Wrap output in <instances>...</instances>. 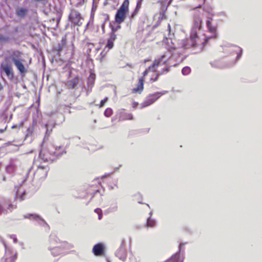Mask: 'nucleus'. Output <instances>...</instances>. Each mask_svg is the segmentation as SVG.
I'll use <instances>...</instances> for the list:
<instances>
[{
	"label": "nucleus",
	"instance_id": "obj_1",
	"mask_svg": "<svg viewBox=\"0 0 262 262\" xmlns=\"http://www.w3.org/2000/svg\"><path fill=\"white\" fill-rule=\"evenodd\" d=\"M63 151V147L50 144L41 149L39 157L44 161L52 162L61 156Z\"/></svg>",
	"mask_w": 262,
	"mask_h": 262
},
{
	"label": "nucleus",
	"instance_id": "obj_2",
	"mask_svg": "<svg viewBox=\"0 0 262 262\" xmlns=\"http://www.w3.org/2000/svg\"><path fill=\"white\" fill-rule=\"evenodd\" d=\"M159 64V61H155L152 65L147 68L142 73V76L138 78V82L136 87L132 89V93L133 94H141L144 90V83L145 78L150 71L156 72L155 68H157Z\"/></svg>",
	"mask_w": 262,
	"mask_h": 262
},
{
	"label": "nucleus",
	"instance_id": "obj_3",
	"mask_svg": "<svg viewBox=\"0 0 262 262\" xmlns=\"http://www.w3.org/2000/svg\"><path fill=\"white\" fill-rule=\"evenodd\" d=\"M129 0L124 1L115 15V20L116 23L121 24L124 21L129 11Z\"/></svg>",
	"mask_w": 262,
	"mask_h": 262
},
{
	"label": "nucleus",
	"instance_id": "obj_4",
	"mask_svg": "<svg viewBox=\"0 0 262 262\" xmlns=\"http://www.w3.org/2000/svg\"><path fill=\"white\" fill-rule=\"evenodd\" d=\"M167 93L166 91L162 92H157L154 94L148 95L146 99L141 104V108H143L154 104L161 97Z\"/></svg>",
	"mask_w": 262,
	"mask_h": 262
},
{
	"label": "nucleus",
	"instance_id": "obj_5",
	"mask_svg": "<svg viewBox=\"0 0 262 262\" xmlns=\"http://www.w3.org/2000/svg\"><path fill=\"white\" fill-rule=\"evenodd\" d=\"M167 93L166 91L162 92H157L154 94L148 95L146 99L141 104V108H143L154 104L161 97Z\"/></svg>",
	"mask_w": 262,
	"mask_h": 262
},
{
	"label": "nucleus",
	"instance_id": "obj_6",
	"mask_svg": "<svg viewBox=\"0 0 262 262\" xmlns=\"http://www.w3.org/2000/svg\"><path fill=\"white\" fill-rule=\"evenodd\" d=\"M209 39V38L208 37H205L203 39H201L198 35L196 31H192L190 35L189 41L192 47H195L200 45L204 46L207 43Z\"/></svg>",
	"mask_w": 262,
	"mask_h": 262
},
{
	"label": "nucleus",
	"instance_id": "obj_7",
	"mask_svg": "<svg viewBox=\"0 0 262 262\" xmlns=\"http://www.w3.org/2000/svg\"><path fill=\"white\" fill-rule=\"evenodd\" d=\"M69 19L75 26H80L82 24L81 20L83 18L79 11L73 9L70 12Z\"/></svg>",
	"mask_w": 262,
	"mask_h": 262
},
{
	"label": "nucleus",
	"instance_id": "obj_8",
	"mask_svg": "<svg viewBox=\"0 0 262 262\" xmlns=\"http://www.w3.org/2000/svg\"><path fill=\"white\" fill-rule=\"evenodd\" d=\"M119 121H123L126 120H132L134 119V116L132 113L125 112V109H121L119 113Z\"/></svg>",
	"mask_w": 262,
	"mask_h": 262
},
{
	"label": "nucleus",
	"instance_id": "obj_9",
	"mask_svg": "<svg viewBox=\"0 0 262 262\" xmlns=\"http://www.w3.org/2000/svg\"><path fill=\"white\" fill-rule=\"evenodd\" d=\"M108 36H109L106 40L105 48H107L110 50L113 49L114 47V42L117 39V35L116 34H114L113 33H110Z\"/></svg>",
	"mask_w": 262,
	"mask_h": 262
},
{
	"label": "nucleus",
	"instance_id": "obj_10",
	"mask_svg": "<svg viewBox=\"0 0 262 262\" xmlns=\"http://www.w3.org/2000/svg\"><path fill=\"white\" fill-rule=\"evenodd\" d=\"M93 252L97 256H102L104 255V246L101 243L95 245L93 248Z\"/></svg>",
	"mask_w": 262,
	"mask_h": 262
},
{
	"label": "nucleus",
	"instance_id": "obj_11",
	"mask_svg": "<svg viewBox=\"0 0 262 262\" xmlns=\"http://www.w3.org/2000/svg\"><path fill=\"white\" fill-rule=\"evenodd\" d=\"M80 80L81 79L79 77L76 76L73 79L68 80L66 83V86L69 90L74 89L76 88Z\"/></svg>",
	"mask_w": 262,
	"mask_h": 262
},
{
	"label": "nucleus",
	"instance_id": "obj_12",
	"mask_svg": "<svg viewBox=\"0 0 262 262\" xmlns=\"http://www.w3.org/2000/svg\"><path fill=\"white\" fill-rule=\"evenodd\" d=\"M17 258V253L7 250L5 254V262H15Z\"/></svg>",
	"mask_w": 262,
	"mask_h": 262
},
{
	"label": "nucleus",
	"instance_id": "obj_13",
	"mask_svg": "<svg viewBox=\"0 0 262 262\" xmlns=\"http://www.w3.org/2000/svg\"><path fill=\"white\" fill-rule=\"evenodd\" d=\"M211 20H212V18L208 17L206 21L207 27L208 31L212 34L213 37L214 38H215L216 36L217 28L216 27L214 26L211 24Z\"/></svg>",
	"mask_w": 262,
	"mask_h": 262
},
{
	"label": "nucleus",
	"instance_id": "obj_14",
	"mask_svg": "<svg viewBox=\"0 0 262 262\" xmlns=\"http://www.w3.org/2000/svg\"><path fill=\"white\" fill-rule=\"evenodd\" d=\"M49 168L48 166H39L36 173L38 174H42V178H46L47 176Z\"/></svg>",
	"mask_w": 262,
	"mask_h": 262
},
{
	"label": "nucleus",
	"instance_id": "obj_15",
	"mask_svg": "<svg viewBox=\"0 0 262 262\" xmlns=\"http://www.w3.org/2000/svg\"><path fill=\"white\" fill-rule=\"evenodd\" d=\"M194 26L196 28L201 30L202 28L203 22L199 15H195L193 17Z\"/></svg>",
	"mask_w": 262,
	"mask_h": 262
},
{
	"label": "nucleus",
	"instance_id": "obj_16",
	"mask_svg": "<svg viewBox=\"0 0 262 262\" xmlns=\"http://www.w3.org/2000/svg\"><path fill=\"white\" fill-rule=\"evenodd\" d=\"M96 79V75L93 73H91L88 79V84L89 86L93 87Z\"/></svg>",
	"mask_w": 262,
	"mask_h": 262
},
{
	"label": "nucleus",
	"instance_id": "obj_17",
	"mask_svg": "<svg viewBox=\"0 0 262 262\" xmlns=\"http://www.w3.org/2000/svg\"><path fill=\"white\" fill-rule=\"evenodd\" d=\"M15 65L16 66L18 70L21 73H23L25 72V68L24 64L18 60L15 59L14 60Z\"/></svg>",
	"mask_w": 262,
	"mask_h": 262
},
{
	"label": "nucleus",
	"instance_id": "obj_18",
	"mask_svg": "<svg viewBox=\"0 0 262 262\" xmlns=\"http://www.w3.org/2000/svg\"><path fill=\"white\" fill-rule=\"evenodd\" d=\"M110 28L111 29V31L110 33H113L114 34H116V32L121 29V26L120 25V24H118L117 26H115L113 25L112 24H110Z\"/></svg>",
	"mask_w": 262,
	"mask_h": 262
},
{
	"label": "nucleus",
	"instance_id": "obj_19",
	"mask_svg": "<svg viewBox=\"0 0 262 262\" xmlns=\"http://www.w3.org/2000/svg\"><path fill=\"white\" fill-rule=\"evenodd\" d=\"M2 68L3 71L6 73L8 76H10L11 73V69L8 65L3 66L2 65Z\"/></svg>",
	"mask_w": 262,
	"mask_h": 262
},
{
	"label": "nucleus",
	"instance_id": "obj_20",
	"mask_svg": "<svg viewBox=\"0 0 262 262\" xmlns=\"http://www.w3.org/2000/svg\"><path fill=\"white\" fill-rule=\"evenodd\" d=\"M27 12V10L24 8L18 9L16 11V14L19 16H24Z\"/></svg>",
	"mask_w": 262,
	"mask_h": 262
},
{
	"label": "nucleus",
	"instance_id": "obj_21",
	"mask_svg": "<svg viewBox=\"0 0 262 262\" xmlns=\"http://www.w3.org/2000/svg\"><path fill=\"white\" fill-rule=\"evenodd\" d=\"M113 114V111L111 108H107L104 111V116L106 117H110Z\"/></svg>",
	"mask_w": 262,
	"mask_h": 262
},
{
	"label": "nucleus",
	"instance_id": "obj_22",
	"mask_svg": "<svg viewBox=\"0 0 262 262\" xmlns=\"http://www.w3.org/2000/svg\"><path fill=\"white\" fill-rule=\"evenodd\" d=\"M160 75V73H156L153 77H152L150 78V79H149L150 82L151 83H153L154 82L157 81L158 80Z\"/></svg>",
	"mask_w": 262,
	"mask_h": 262
},
{
	"label": "nucleus",
	"instance_id": "obj_23",
	"mask_svg": "<svg viewBox=\"0 0 262 262\" xmlns=\"http://www.w3.org/2000/svg\"><path fill=\"white\" fill-rule=\"evenodd\" d=\"M191 72V69L188 67H184L182 70V73L184 75H187Z\"/></svg>",
	"mask_w": 262,
	"mask_h": 262
},
{
	"label": "nucleus",
	"instance_id": "obj_24",
	"mask_svg": "<svg viewBox=\"0 0 262 262\" xmlns=\"http://www.w3.org/2000/svg\"><path fill=\"white\" fill-rule=\"evenodd\" d=\"M155 222L151 220L148 219L147 222L146 226L147 227H153L155 225Z\"/></svg>",
	"mask_w": 262,
	"mask_h": 262
},
{
	"label": "nucleus",
	"instance_id": "obj_25",
	"mask_svg": "<svg viewBox=\"0 0 262 262\" xmlns=\"http://www.w3.org/2000/svg\"><path fill=\"white\" fill-rule=\"evenodd\" d=\"M108 101V98L106 97L103 100H102L99 105V107L100 108L102 107L105 104V103Z\"/></svg>",
	"mask_w": 262,
	"mask_h": 262
},
{
	"label": "nucleus",
	"instance_id": "obj_26",
	"mask_svg": "<svg viewBox=\"0 0 262 262\" xmlns=\"http://www.w3.org/2000/svg\"><path fill=\"white\" fill-rule=\"evenodd\" d=\"M16 205H13L12 204H10L8 205V209L11 212L14 209L16 208Z\"/></svg>",
	"mask_w": 262,
	"mask_h": 262
},
{
	"label": "nucleus",
	"instance_id": "obj_27",
	"mask_svg": "<svg viewBox=\"0 0 262 262\" xmlns=\"http://www.w3.org/2000/svg\"><path fill=\"white\" fill-rule=\"evenodd\" d=\"M138 104H138V102H133L132 103V106H133V108H136L138 106Z\"/></svg>",
	"mask_w": 262,
	"mask_h": 262
},
{
	"label": "nucleus",
	"instance_id": "obj_28",
	"mask_svg": "<svg viewBox=\"0 0 262 262\" xmlns=\"http://www.w3.org/2000/svg\"><path fill=\"white\" fill-rule=\"evenodd\" d=\"M105 23H103L101 25V28H102L103 33H105Z\"/></svg>",
	"mask_w": 262,
	"mask_h": 262
},
{
	"label": "nucleus",
	"instance_id": "obj_29",
	"mask_svg": "<svg viewBox=\"0 0 262 262\" xmlns=\"http://www.w3.org/2000/svg\"><path fill=\"white\" fill-rule=\"evenodd\" d=\"M167 30L168 31L169 35H170L171 26H170V25L169 24H168Z\"/></svg>",
	"mask_w": 262,
	"mask_h": 262
},
{
	"label": "nucleus",
	"instance_id": "obj_30",
	"mask_svg": "<svg viewBox=\"0 0 262 262\" xmlns=\"http://www.w3.org/2000/svg\"><path fill=\"white\" fill-rule=\"evenodd\" d=\"M137 13V10H136L134 12H133V13L131 15V18H134V17L136 15Z\"/></svg>",
	"mask_w": 262,
	"mask_h": 262
},
{
	"label": "nucleus",
	"instance_id": "obj_31",
	"mask_svg": "<svg viewBox=\"0 0 262 262\" xmlns=\"http://www.w3.org/2000/svg\"><path fill=\"white\" fill-rule=\"evenodd\" d=\"M142 1H141L140 0V2H139L138 3H137V8H136V9H138V8H140L141 7V2Z\"/></svg>",
	"mask_w": 262,
	"mask_h": 262
},
{
	"label": "nucleus",
	"instance_id": "obj_32",
	"mask_svg": "<svg viewBox=\"0 0 262 262\" xmlns=\"http://www.w3.org/2000/svg\"><path fill=\"white\" fill-rule=\"evenodd\" d=\"M99 0H93L94 4H97L99 2Z\"/></svg>",
	"mask_w": 262,
	"mask_h": 262
},
{
	"label": "nucleus",
	"instance_id": "obj_33",
	"mask_svg": "<svg viewBox=\"0 0 262 262\" xmlns=\"http://www.w3.org/2000/svg\"><path fill=\"white\" fill-rule=\"evenodd\" d=\"M101 210L99 209H96L95 210V212H96L97 213H99V211H100Z\"/></svg>",
	"mask_w": 262,
	"mask_h": 262
},
{
	"label": "nucleus",
	"instance_id": "obj_34",
	"mask_svg": "<svg viewBox=\"0 0 262 262\" xmlns=\"http://www.w3.org/2000/svg\"><path fill=\"white\" fill-rule=\"evenodd\" d=\"M14 243H16L17 242V239L16 237L13 239Z\"/></svg>",
	"mask_w": 262,
	"mask_h": 262
},
{
	"label": "nucleus",
	"instance_id": "obj_35",
	"mask_svg": "<svg viewBox=\"0 0 262 262\" xmlns=\"http://www.w3.org/2000/svg\"><path fill=\"white\" fill-rule=\"evenodd\" d=\"M3 209L1 206H0V214L2 213Z\"/></svg>",
	"mask_w": 262,
	"mask_h": 262
},
{
	"label": "nucleus",
	"instance_id": "obj_36",
	"mask_svg": "<svg viewBox=\"0 0 262 262\" xmlns=\"http://www.w3.org/2000/svg\"><path fill=\"white\" fill-rule=\"evenodd\" d=\"M201 1V2L202 4H204L205 2V0H200Z\"/></svg>",
	"mask_w": 262,
	"mask_h": 262
},
{
	"label": "nucleus",
	"instance_id": "obj_37",
	"mask_svg": "<svg viewBox=\"0 0 262 262\" xmlns=\"http://www.w3.org/2000/svg\"><path fill=\"white\" fill-rule=\"evenodd\" d=\"M3 89V86L2 84L0 83V90H1Z\"/></svg>",
	"mask_w": 262,
	"mask_h": 262
},
{
	"label": "nucleus",
	"instance_id": "obj_38",
	"mask_svg": "<svg viewBox=\"0 0 262 262\" xmlns=\"http://www.w3.org/2000/svg\"><path fill=\"white\" fill-rule=\"evenodd\" d=\"M168 262H171V261H168Z\"/></svg>",
	"mask_w": 262,
	"mask_h": 262
}]
</instances>
